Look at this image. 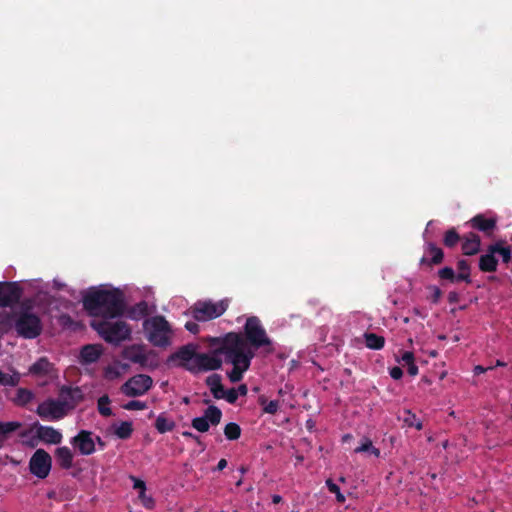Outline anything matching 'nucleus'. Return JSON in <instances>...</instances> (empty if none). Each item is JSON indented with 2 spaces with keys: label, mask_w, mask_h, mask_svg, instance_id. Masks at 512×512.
Returning a JSON list of instances; mask_svg holds the SVG:
<instances>
[{
  "label": "nucleus",
  "mask_w": 512,
  "mask_h": 512,
  "mask_svg": "<svg viewBox=\"0 0 512 512\" xmlns=\"http://www.w3.org/2000/svg\"><path fill=\"white\" fill-rule=\"evenodd\" d=\"M125 410H144L147 408V404L139 400H131L122 406Z\"/></svg>",
  "instance_id": "79ce46f5"
},
{
  "label": "nucleus",
  "mask_w": 512,
  "mask_h": 512,
  "mask_svg": "<svg viewBox=\"0 0 512 512\" xmlns=\"http://www.w3.org/2000/svg\"><path fill=\"white\" fill-rule=\"evenodd\" d=\"M94 440L100 446L101 449H103L106 446L105 442L102 440L100 436H96Z\"/></svg>",
  "instance_id": "bf43d9fd"
},
{
  "label": "nucleus",
  "mask_w": 512,
  "mask_h": 512,
  "mask_svg": "<svg viewBox=\"0 0 512 512\" xmlns=\"http://www.w3.org/2000/svg\"><path fill=\"white\" fill-rule=\"evenodd\" d=\"M124 357L132 363L140 364L142 367L147 365L148 357L140 347L127 348L124 351Z\"/></svg>",
  "instance_id": "a878e982"
},
{
  "label": "nucleus",
  "mask_w": 512,
  "mask_h": 512,
  "mask_svg": "<svg viewBox=\"0 0 512 512\" xmlns=\"http://www.w3.org/2000/svg\"><path fill=\"white\" fill-rule=\"evenodd\" d=\"M326 486H327V488H328L330 493L335 494L336 500L339 503H344L345 502L346 498L341 493L340 488H339V486L336 483H334L331 479H327L326 480Z\"/></svg>",
  "instance_id": "a19ab883"
},
{
  "label": "nucleus",
  "mask_w": 512,
  "mask_h": 512,
  "mask_svg": "<svg viewBox=\"0 0 512 512\" xmlns=\"http://www.w3.org/2000/svg\"><path fill=\"white\" fill-rule=\"evenodd\" d=\"M20 374L13 370L12 374L4 372L2 369H0V385L1 386H9V387H15L20 382Z\"/></svg>",
  "instance_id": "473e14b6"
},
{
  "label": "nucleus",
  "mask_w": 512,
  "mask_h": 512,
  "mask_svg": "<svg viewBox=\"0 0 512 512\" xmlns=\"http://www.w3.org/2000/svg\"><path fill=\"white\" fill-rule=\"evenodd\" d=\"M224 435L228 440H237L241 436V427L235 422H230L224 427Z\"/></svg>",
  "instance_id": "e433bc0d"
},
{
  "label": "nucleus",
  "mask_w": 512,
  "mask_h": 512,
  "mask_svg": "<svg viewBox=\"0 0 512 512\" xmlns=\"http://www.w3.org/2000/svg\"><path fill=\"white\" fill-rule=\"evenodd\" d=\"M55 458L58 465L65 470H68L73 465L74 455L71 449L67 446L58 447L55 450Z\"/></svg>",
  "instance_id": "5701e85b"
},
{
  "label": "nucleus",
  "mask_w": 512,
  "mask_h": 512,
  "mask_svg": "<svg viewBox=\"0 0 512 512\" xmlns=\"http://www.w3.org/2000/svg\"><path fill=\"white\" fill-rule=\"evenodd\" d=\"M461 249L464 255L473 256L479 253L481 249L480 236L474 232H469L462 237Z\"/></svg>",
  "instance_id": "a211bd4d"
},
{
  "label": "nucleus",
  "mask_w": 512,
  "mask_h": 512,
  "mask_svg": "<svg viewBox=\"0 0 512 512\" xmlns=\"http://www.w3.org/2000/svg\"><path fill=\"white\" fill-rule=\"evenodd\" d=\"M403 421L408 427H414L418 431L423 429L422 422L419 419H417L416 415L412 413L410 410L404 411Z\"/></svg>",
  "instance_id": "4c0bfd02"
},
{
  "label": "nucleus",
  "mask_w": 512,
  "mask_h": 512,
  "mask_svg": "<svg viewBox=\"0 0 512 512\" xmlns=\"http://www.w3.org/2000/svg\"><path fill=\"white\" fill-rule=\"evenodd\" d=\"M389 374L394 380H399L403 376V371L399 366H394L390 369Z\"/></svg>",
  "instance_id": "8fccbe9b"
},
{
  "label": "nucleus",
  "mask_w": 512,
  "mask_h": 512,
  "mask_svg": "<svg viewBox=\"0 0 512 512\" xmlns=\"http://www.w3.org/2000/svg\"><path fill=\"white\" fill-rule=\"evenodd\" d=\"M496 252H491V245L487 248V253L479 258V269L482 272H495L498 266V260L495 257Z\"/></svg>",
  "instance_id": "4be33fe9"
},
{
  "label": "nucleus",
  "mask_w": 512,
  "mask_h": 512,
  "mask_svg": "<svg viewBox=\"0 0 512 512\" xmlns=\"http://www.w3.org/2000/svg\"><path fill=\"white\" fill-rule=\"evenodd\" d=\"M70 442L81 455H91L96 451V442L91 431H79L78 434L74 436Z\"/></svg>",
  "instance_id": "2eb2a0df"
},
{
  "label": "nucleus",
  "mask_w": 512,
  "mask_h": 512,
  "mask_svg": "<svg viewBox=\"0 0 512 512\" xmlns=\"http://www.w3.org/2000/svg\"><path fill=\"white\" fill-rule=\"evenodd\" d=\"M102 350L99 346L87 344L80 351L79 361L82 365L95 363L99 360Z\"/></svg>",
  "instance_id": "aec40b11"
},
{
  "label": "nucleus",
  "mask_w": 512,
  "mask_h": 512,
  "mask_svg": "<svg viewBox=\"0 0 512 512\" xmlns=\"http://www.w3.org/2000/svg\"><path fill=\"white\" fill-rule=\"evenodd\" d=\"M222 411L215 405H210L204 411V415L192 419L191 425L198 432H207L210 425L216 426L221 422Z\"/></svg>",
  "instance_id": "f8f14e48"
},
{
  "label": "nucleus",
  "mask_w": 512,
  "mask_h": 512,
  "mask_svg": "<svg viewBox=\"0 0 512 512\" xmlns=\"http://www.w3.org/2000/svg\"><path fill=\"white\" fill-rule=\"evenodd\" d=\"M114 434L121 440H127L133 433V424L131 421H122L120 424H114Z\"/></svg>",
  "instance_id": "c756f323"
},
{
  "label": "nucleus",
  "mask_w": 512,
  "mask_h": 512,
  "mask_svg": "<svg viewBox=\"0 0 512 512\" xmlns=\"http://www.w3.org/2000/svg\"><path fill=\"white\" fill-rule=\"evenodd\" d=\"M236 390L238 391V395L245 396L248 393V388L245 384H241Z\"/></svg>",
  "instance_id": "4d7b16f0"
},
{
  "label": "nucleus",
  "mask_w": 512,
  "mask_h": 512,
  "mask_svg": "<svg viewBox=\"0 0 512 512\" xmlns=\"http://www.w3.org/2000/svg\"><path fill=\"white\" fill-rule=\"evenodd\" d=\"M506 364L500 360H497L496 366H505Z\"/></svg>",
  "instance_id": "680f3d73"
},
{
  "label": "nucleus",
  "mask_w": 512,
  "mask_h": 512,
  "mask_svg": "<svg viewBox=\"0 0 512 512\" xmlns=\"http://www.w3.org/2000/svg\"><path fill=\"white\" fill-rule=\"evenodd\" d=\"M491 369H493V367H491V366L490 367H483L481 365H477L474 368V374L475 375H480V374H482V373H484V372H486L488 370H491Z\"/></svg>",
  "instance_id": "5fc2aeb1"
},
{
  "label": "nucleus",
  "mask_w": 512,
  "mask_h": 512,
  "mask_svg": "<svg viewBox=\"0 0 512 512\" xmlns=\"http://www.w3.org/2000/svg\"><path fill=\"white\" fill-rule=\"evenodd\" d=\"M23 290L17 282H0V307H12L17 304Z\"/></svg>",
  "instance_id": "ddd939ff"
},
{
  "label": "nucleus",
  "mask_w": 512,
  "mask_h": 512,
  "mask_svg": "<svg viewBox=\"0 0 512 512\" xmlns=\"http://www.w3.org/2000/svg\"><path fill=\"white\" fill-rule=\"evenodd\" d=\"M229 306L228 299H222L218 302L211 300H199L190 308L191 316L199 322H206L216 319L223 315Z\"/></svg>",
  "instance_id": "423d86ee"
},
{
  "label": "nucleus",
  "mask_w": 512,
  "mask_h": 512,
  "mask_svg": "<svg viewBox=\"0 0 512 512\" xmlns=\"http://www.w3.org/2000/svg\"><path fill=\"white\" fill-rule=\"evenodd\" d=\"M414 354L410 351H405L401 357V361L404 365L409 366L414 362Z\"/></svg>",
  "instance_id": "09e8293b"
},
{
  "label": "nucleus",
  "mask_w": 512,
  "mask_h": 512,
  "mask_svg": "<svg viewBox=\"0 0 512 512\" xmlns=\"http://www.w3.org/2000/svg\"><path fill=\"white\" fill-rule=\"evenodd\" d=\"M149 315V306L146 301H140L127 310V317L132 320H140Z\"/></svg>",
  "instance_id": "bb28decb"
},
{
  "label": "nucleus",
  "mask_w": 512,
  "mask_h": 512,
  "mask_svg": "<svg viewBox=\"0 0 512 512\" xmlns=\"http://www.w3.org/2000/svg\"><path fill=\"white\" fill-rule=\"evenodd\" d=\"M20 436H21V437H25V436H27V433H26V432H21V433H20Z\"/></svg>",
  "instance_id": "338daca9"
},
{
  "label": "nucleus",
  "mask_w": 512,
  "mask_h": 512,
  "mask_svg": "<svg viewBox=\"0 0 512 512\" xmlns=\"http://www.w3.org/2000/svg\"><path fill=\"white\" fill-rule=\"evenodd\" d=\"M438 277L441 280H448L451 283L460 282L452 267L446 266L438 270Z\"/></svg>",
  "instance_id": "58836bf2"
},
{
  "label": "nucleus",
  "mask_w": 512,
  "mask_h": 512,
  "mask_svg": "<svg viewBox=\"0 0 512 512\" xmlns=\"http://www.w3.org/2000/svg\"><path fill=\"white\" fill-rule=\"evenodd\" d=\"M281 502H282V497L280 495L275 494V495L272 496V503L273 504H279Z\"/></svg>",
  "instance_id": "052dcab7"
},
{
  "label": "nucleus",
  "mask_w": 512,
  "mask_h": 512,
  "mask_svg": "<svg viewBox=\"0 0 512 512\" xmlns=\"http://www.w3.org/2000/svg\"><path fill=\"white\" fill-rule=\"evenodd\" d=\"M228 334L236 335L241 339L240 346L243 351H256L263 348L267 354L274 352L272 340L268 337L266 330L261 321L256 316L248 317L244 325V335L237 332H229Z\"/></svg>",
  "instance_id": "7ed1b4c3"
},
{
  "label": "nucleus",
  "mask_w": 512,
  "mask_h": 512,
  "mask_svg": "<svg viewBox=\"0 0 512 512\" xmlns=\"http://www.w3.org/2000/svg\"><path fill=\"white\" fill-rule=\"evenodd\" d=\"M428 289H430L432 291V294L430 296L431 302L434 303V304H437L440 301L441 297H442L441 289L439 287H437V286H434V285L429 286Z\"/></svg>",
  "instance_id": "49530a36"
},
{
  "label": "nucleus",
  "mask_w": 512,
  "mask_h": 512,
  "mask_svg": "<svg viewBox=\"0 0 512 512\" xmlns=\"http://www.w3.org/2000/svg\"><path fill=\"white\" fill-rule=\"evenodd\" d=\"M91 327L102 339L113 345H119L121 342L130 339L131 336L129 325L121 320H94L91 322Z\"/></svg>",
  "instance_id": "39448f33"
},
{
  "label": "nucleus",
  "mask_w": 512,
  "mask_h": 512,
  "mask_svg": "<svg viewBox=\"0 0 512 512\" xmlns=\"http://www.w3.org/2000/svg\"><path fill=\"white\" fill-rule=\"evenodd\" d=\"M14 328L19 336L34 339L42 332L41 319L28 310H22L16 314Z\"/></svg>",
  "instance_id": "6e6552de"
},
{
  "label": "nucleus",
  "mask_w": 512,
  "mask_h": 512,
  "mask_svg": "<svg viewBox=\"0 0 512 512\" xmlns=\"http://www.w3.org/2000/svg\"><path fill=\"white\" fill-rule=\"evenodd\" d=\"M497 216L487 217L485 214H477L472 217L467 224L480 232H483L487 236H491L497 227Z\"/></svg>",
  "instance_id": "dca6fc26"
},
{
  "label": "nucleus",
  "mask_w": 512,
  "mask_h": 512,
  "mask_svg": "<svg viewBox=\"0 0 512 512\" xmlns=\"http://www.w3.org/2000/svg\"><path fill=\"white\" fill-rule=\"evenodd\" d=\"M222 378L219 374H212L206 378V385L210 388V391L214 398L222 399L224 396V387L222 385Z\"/></svg>",
  "instance_id": "393cba45"
},
{
  "label": "nucleus",
  "mask_w": 512,
  "mask_h": 512,
  "mask_svg": "<svg viewBox=\"0 0 512 512\" xmlns=\"http://www.w3.org/2000/svg\"><path fill=\"white\" fill-rule=\"evenodd\" d=\"M130 479L133 481V488L140 491H146V484L143 480L135 477L130 476Z\"/></svg>",
  "instance_id": "de8ad7c7"
},
{
  "label": "nucleus",
  "mask_w": 512,
  "mask_h": 512,
  "mask_svg": "<svg viewBox=\"0 0 512 512\" xmlns=\"http://www.w3.org/2000/svg\"><path fill=\"white\" fill-rule=\"evenodd\" d=\"M461 240L462 237L458 234L457 230L454 227L448 229L443 236V244L447 248L455 247Z\"/></svg>",
  "instance_id": "f704fd0d"
},
{
  "label": "nucleus",
  "mask_w": 512,
  "mask_h": 512,
  "mask_svg": "<svg viewBox=\"0 0 512 512\" xmlns=\"http://www.w3.org/2000/svg\"><path fill=\"white\" fill-rule=\"evenodd\" d=\"M153 386V379L146 374H137L129 378L120 387V391L127 397H139L146 394Z\"/></svg>",
  "instance_id": "1a4fd4ad"
},
{
  "label": "nucleus",
  "mask_w": 512,
  "mask_h": 512,
  "mask_svg": "<svg viewBox=\"0 0 512 512\" xmlns=\"http://www.w3.org/2000/svg\"><path fill=\"white\" fill-rule=\"evenodd\" d=\"M459 299H460L459 294L456 291H450L448 293V302L450 304L458 303Z\"/></svg>",
  "instance_id": "864d4df0"
},
{
  "label": "nucleus",
  "mask_w": 512,
  "mask_h": 512,
  "mask_svg": "<svg viewBox=\"0 0 512 512\" xmlns=\"http://www.w3.org/2000/svg\"><path fill=\"white\" fill-rule=\"evenodd\" d=\"M261 404L264 405L263 411L268 414H275L279 409V402L277 400L266 401L261 400Z\"/></svg>",
  "instance_id": "37998d69"
},
{
  "label": "nucleus",
  "mask_w": 512,
  "mask_h": 512,
  "mask_svg": "<svg viewBox=\"0 0 512 512\" xmlns=\"http://www.w3.org/2000/svg\"><path fill=\"white\" fill-rule=\"evenodd\" d=\"M82 302L90 315L102 314L108 319L122 316L126 307L124 295L119 289L90 291L83 297Z\"/></svg>",
  "instance_id": "f03ea898"
},
{
  "label": "nucleus",
  "mask_w": 512,
  "mask_h": 512,
  "mask_svg": "<svg viewBox=\"0 0 512 512\" xmlns=\"http://www.w3.org/2000/svg\"><path fill=\"white\" fill-rule=\"evenodd\" d=\"M365 345L369 349L380 350L385 345V338L375 333L366 332L364 334Z\"/></svg>",
  "instance_id": "2f4dec72"
},
{
  "label": "nucleus",
  "mask_w": 512,
  "mask_h": 512,
  "mask_svg": "<svg viewBox=\"0 0 512 512\" xmlns=\"http://www.w3.org/2000/svg\"><path fill=\"white\" fill-rule=\"evenodd\" d=\"M34 398V394L31 390L27 388H18L16 394L11 401L19 407H24L28 403H30Z\"/></svg>",
  "instance_id": "cd10ccee"
},
{
  "label": "nucleus",
  "mask_w": 512,
  "mask_h": 512,
  "mask_svg": "<svg viewBox=\"0 0 512 512\" xmlns=\"http://www.w3.org/2000/svg\"><path fill=\"white\" fill-rule=\"evenodd\" d=\"M362 452H370L376 457H379L380 455V450L373 446L372 441L370 439H365V441L355 449V453Z\"/></svg>",
  "instance_id": "ea45409f"
},
{
  "label": "nucleus",
  "mask_w": 512,
  "mask_h": 512,
  "mask_svg": "<svg viewBox=\"0 0 512 512\" xmlns=\"http://www.w3.org/2000/svg\"><path fill=\"white\" fill-rule=\"evenodd\" d=\"M36 436L47 444H59L62 441V434L51 426L38 425L36 427Z\"/></svg>",
  "instance_id": "6ab92c4d"
},
{
  "label": "nucleus",
  "mask_w": 512,
  "mask_h": 512,
  "mask_svg": "<svg viewBox=\"0 0 512 512\" xmlns=\"http://www.w3.org/2000/svg\"><path fill=\"white\" fill-rule=\"evenodd\" d=\"M505 242L500 240L494 244H491V252H496L502 258V262L507 264L511 262V247L509 245H504Z\"/></svg>",
  "instance_id": "7c9ffc66"
},
{
  "label": "nucleus",
  "mask_w": 512,
  "mask_h": 512,
  "mask_svg": "<svg viewBox=\"0 0 512 512\" xmlns=\"http://www.w3.org/2000/svg\"><path fill=\"white\" fill-rule=\"evenodd\" d=\"M223 398L230 404H234L238 399V391L235 388H231L227 391L224 390Z\"/></svg>",
  "instance_id": "a18cd8bd"
},
{
  "label": "nucleus",
  "mask_w": 512,
  "mask_h": 512,
  "mask_svg": "<svg viewBox=\"0 0 512 512\" xmlns=\"http://www.w3.org/2000/svg\"><path fill=\"white\" fill-rule=\"evenodd\" d=\"M148 340L156 347H166L170 344L171 328L165 317L157 315L144 323Z\"/></svg>",
  "instance_id": "0eeeda50"
},
{
  "label": "nucleus",
  "mask_w": 512,
  "mask_h": 512,
  "mask_svg": "<svg viewBox=\"0 0 512 512\" xmlns=\"http://www.w3.org/2000/svg\"><path fill=\"white\" fill-rule=\"evenodd\" d=\"M65 405L66 403L62 402L60 398L58 400L48 399L38 405L36 413L42 419L59 420L67 414Z\"/></svg>",
  "instance_id": "9b49d317"
},
{
  "label": "nucleus",
  "mask_w": 512,
  "mask_h": 512,
  "mask_svg": "<svg viewBox=\"0 0 512 512\" xmlns=\"http://www.w3.org/2000/svg\"><path fill=\"white\" fill-rule=\"evenodd\" d=\"M110 403H111V400L107 394H104L98 398L97 409H98L99 414L102 415L103 417L112 416L113 413H112L111 408L109 407Z\"/></svg>",
  "instance_id": "c9c22d12"
},
{
  "label": "nucleus",
  "mask_w": 512,
  "mask_h": 512,
  "mask_svg": "<svg viewBox=\"0 0 512 512\" xmlns=\"http://www.w3.org/2000/svg\"><path fill=\"white\" fill-rule=\"evenodd\" d=\"M457 277L460 281H464L467 284L472 282L470 278V264L467 260L461 259L457 262Z\"/></svg>",
  "instance_id": "72a5a7b5"
},
{
  "label": "nucleus",
  "mask_w": 512,
  "mask_h": 512,
  "mask_svg": "<svg viewBox=\"0 0 512 512\" xmlns=\"http://www.w3.org/2000/svg\"><path fill=\"white\" fill-rule=\"evenodd\" d=\"M185 328H186V330H188L189 332H191L193 334H197L200 329L199 325L196 322H192V321H188L185 324Z\"/></svg>",
  "instance_id": "603ef678"
},
{
  "label": "nucleus",
  "mask_w": 512,
  "mask_h": 512,
  "mask_svg": "<svg viewBox=\"0 0 512 512\" xmlns=\"http://www.w3.org/2000/svg\"><path fill=\"white\" fill-rule=\"evenodd\" d=\"M138 497L145 508L152 509L154 507L155 501L151 496L146 495V491H140Z\"/></svg>",
  "instance_id": "c03bdc74"
},
{
  "label": "nucleus",
  "mask_w": 512,
  "mask_h": 512,
  "mask_svg": "<svg viewBox=\"0 0 512 512\" xmlns=\"http://www.w3.org/2000/svg\"><path fill=\"white\" fill-rule=\"evenodd\" d=\"M154 426L159 433L164 434L166 432H171L175 428L176 424L174 420L168 418L165 413H160L156 418Z\"/></svg>",
  "instance_id": "c85d7f7f"
},
{
  "label": "nucleus",
  "mask_w": 512,
  "mask_h": 512,
  "mask_svg": "<svg viewBox=\"0 0 512 512\" xmlns=\"http://www.w3.org/2000/svg\"><path fill=\"white\" fill-rule=\"evenodd\" d=\"M59 398L66 403L65 407L68 411L74 409L83 400V393L79 387L62 386Z\"/></svg>",
  "instance_id": "f3484780"
},
{
  "label": "nucleus",
  "mask_w": 512,
  "mask_h": 512,
  "mask_svg": "<svg viewBox=\"0 0 512 512\" xmlns=\"http://www.w3.org/2000/svg\"><path fill=\"white\" fill-rule=\"evenodd\" d=\"M23 424L19 421H0V449H2L10 436L21 429Z\"/></svg>",
  "instance_id": "412c9836"
},
{
  "label": "nucleus",
  "mask_w": 512,
  "mask_h": 512,
  "mask_svg": "<svg viewBox=\"0 0 512 512\" xmlns=\"http://www.w3.org/2000/svg\"><path fill=\"white\" fill-rule=\"evenodd\" d=\"M182 436H183L184 438L192 439V440H194L198 445L203 446V443H202V441L200 440V437H199V436H197V435H195V434H193V433H192V432H190V431H184V432H182Z\"/></svg>",
  "instance_id": "3c124183"
},
{
  "label": "nucleus",
  "mask_w": 512,
  "mask_h": 512,
  "mask_svg": "<svg viewBox=\"0 0 512 512\" xmlns=\"http://www.w3.org/2000/svg\"><path fill=\"white\" fill-rule=\"evenodd\" d=\"M246 471H247V469H246L244 466H242V467L240 468V472H241V474H244Z\"/></svg>",
  "instance_id": "0e129e2a"
},
{
  "label": "nucleus",
  "mask_w": 512,
  "mask_h": 512,
  "mask_svg": "<svg viewBox=\"0 0 512 512\" xmlns=\"http://www.w3.org/2000/svg\"><path fill=\"white\" fill-rule=\"evenodd\" d=\"M423 381H425V383H429L430 382L427 378H423Z\"/></svg>",
  "instance_id": "774afa93"
},
{
  "label": "nucleus",
  "mask_w": 512,
  "mask_h": 512,
  "mask_svg": "<svg viewBox=\"0 0 512 512\" xmlns=\"http://www.w3.org/2000/svg\"><path fill=\"white\" fill-rule=\"evenodd\" d=\"M234 337L235 335L231 334L209 337L207 339L209 351L206 353H198L194 344L183 345L168 357L167 363H175L177 367L192 374L218 370L223 364L221 356L227 357V348L231 347Z\"/></svg>",
  "instance_id": "f257e3e1"
},
{
  "label": "nucleus",
  "mask_w": 512,
  "mask_h": 512,
  "mask_svg": "<svg viewBox=\"0 0 512 512\" xmlns=\"http://www.w3.org/2000/svg\"><path fill=\"white\" fill-rule=\"evenodd\" d=\"M52 458L44 449H37L29 461L30 473L34 476L45 479L51 470Z\"/></svg>",
  "instance_id": "9d476101"
},
{
  "label": "nucleus",
  "mask_w": 512,
  "mask_h": 512,
  "mask_svg": "<svg viewBox=\"0 0 512 512\" xmlns=\"http://www.w3.org/2000/svg\"><path fill=\"white\" fill-rule=\"evenodd\" d=\"M407 371H408L409 375L416 376L418 374V366L415 363H413V364L407 366Z\"/></svg>",
  "instance_id": "6e6d98bb"
},
{
  "label": "nucleus",
  "mask_w": 512,
  "mask_h": 512,
  "mask_svg": "<svg viewBox=\"0 0 512 512\" xmlns=\"http://www.w3.org/2000/svg\"><path fill=\"white\" fill-rule=\"evenodd\" d=\"M53 370V364L46 358L41 357L29 367V373L33 376H47Z\"/></svg>",
  "instance_id": "b1692460"
},
{
  "label": "nucleus",
  "mask_w": 512,
  "mask_h": 512,
  "mask_svg": "<svg viewBox=\"0 0 512 512\" xmlns=\"http://www.w3.org/2000/svg\"><path fill=\"white\" fill-rule=\"evenodd\" d=\"M241 339L235 335L231 347H228V354L225 359L226 363L232 364L233 368L227 373L229 380L233 383L243 379V374L251 365L252 359L255 357L254 351H243L241 349Z\"/></svg>",
  "instance_id": "20e7f679"
},
{
  "label": "nucleus",
  "mask_w": 512,
  "mask_h": 512,
  "mask_svg": "<svg viewBox=\"0 0 512 512\" xmlns=\"http://www.w3.org/2000/svg\"><path fill=\"white\" fill-rule=\"evenodd\" d=\"M54 494H55L54 492H49V493H48V498H53V497H54Z\"/></svg>",
  "instance_id": "69168bd1"
},
{
  "label": "nucleus",
  "mask_w": 512,
  "mask_h": 512,
  "mask_svg": "<svg viewBox=\"0 0 512 512\" xmlns=\"http://www.w3.org/2000/svg\"><path fill=\"white\" fill-rule=\"evenodd\" d=\"M313 426V423L311 421H307V428L311 429Z\"/></svg>",
  "instance_id": "e2e57ef3"
},
{
  "label": "nucleus",
  "mask_w": 512,
  "mask_h": 512,
  "mask_svg": "<svg viewBox=\"0 0 512 512\" xmlns=\"http://www.w3.org/2000/svg\"><path fill=\"white\" fill-rule=\"evenodd\" d=\"M226 466H227V460L226 459H220L218 464H217L216 470L221 471L224 468H226Z\"/></svg>",
  "instance_id": "13d9d810"
},
{
  "label": "nucleus",
  "mask_w": 512,
  "mask_h": 512,
  "mask_svg": "<svg viewBox=\"0 0 512 512\" xmlns=\"http://www.w3.org/2000/svg\"><path fill=\"white\" fill-rule=\"evenodd\" d=\"M444 261V251L434 242H426L423 246V256L419 260L421 267L432 269Z\"/></svg>",
  "instance_id": "4468645a"
}]
</instances>
